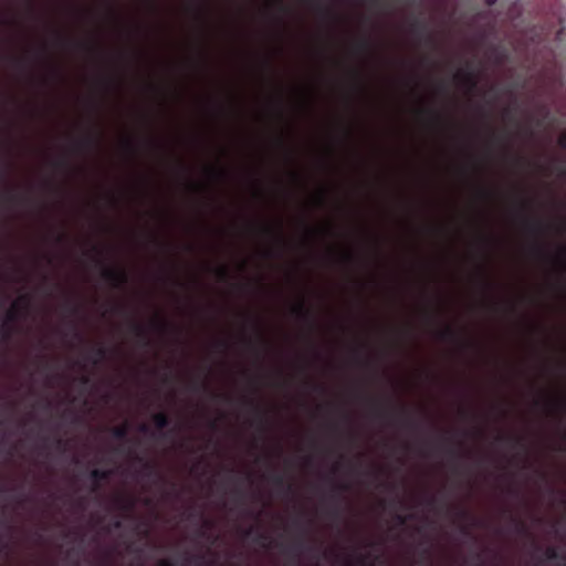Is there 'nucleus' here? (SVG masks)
Returning a JSON list of instances; mask_svg holds the SVG:
<instances>
[{
  "label": "nucleus",
  "mask_w": 566,
  "mask_h": 566,
  "mask_svg": "<svg viewBox=\"0 0 566 566\" xmlns=\"http://www.w3.org/2000/svg\"><path fill=\"white\" fill-rule=\"evenodd\" d=\"M29 303L30 297L28 295H22L7 311L6 321L2 325V338L4 340H9L11 337L10 324L15 322L22 315L23 311L29 306Z\"/></svg>",
  "instance_id": "nucleus-1"
},
{
  "label": "nucleus",
  "mask_w": 566,
  "mask_h": 566,
  "mask_svg": "<svg viewBox=\"0 0 566 566\" xmlns=\"http://www.w3.org/2000/svg\"><path fill=\"white\" fill-rule=\"evenodd\" d=\"M96 264L102 269V277L113 287L119 289L127 285L129 277L124 269L109 268L101 260H96Z\"/></svg>",
  "instance_id": "nucleus-2"
},
{
  "label": "nucleus",
  "mask_w": 566,
  "mask_h": 566,
  "mask_svg": "<svg viewBox=\"0 0 566 566\" xmlns=\"http://www.w3.org/2000/svg\"><path fill=\"white\" fill-rule=\"evenodd\" d=\"M315 551V547L308 543L307 533L305 530H302L300 535L294 538V541L285 548V552L293 555L294 557H300L305 553H312Z\"/></svg>",
  "instance_id": "nucleus-3"
},
{
  "label": "nucleus",
  "mask_w": 566,
  "mask_h": 566,
  "mask_svg": "<svg viewBox=\"0 0 566 566\" xmlns=\"http://www.w3.org/2000/svg\"><path fill=\"white\" fill-rule=\"evenodd\" d=\"M243 403L251 408L255 415V421L251 424L255 423L259 431L265 432L269 428V419L264 410L251 398H244Z\"/></svg>",
  "instance_id": "nucleus-4"
},
{
  "label": "nucleus",
  "mask_w": 566,
  "mask_h": 566,
  "mask_svg": "<svg viewBox=\"0 0 566 566\" xmlns=\"http://www.w3.org/2000/svg\"><path fill=\"white\" fill-rule=\"evenodd\" d=\"M101 135L99 133L88 134L81 139L73 143L76 150H93L99 145Z\"/></svg>",
  "instance_id": "nucleus-5"
},
{
  "label": "nucleus",
  "mask_w": 566,
  "mask_h": 566,
  "mask_svg": "<svg viewBox=\"0 0 566 566\" xmlns=\"http://www.w3.org/2000/svg\"><path fill=\"white\" fill-rule=\"evenodd\" d=\"M293 313L298 319L306 323L311 328L314 327L315 318L310 308L306 307L304 300L293 307Z\"/></svg>",
  "instance_id": "nucleus-6"
},
{
  "label": "nucleus",
  "mask_w": 566,
  "mask_h": 566,
  "mask_svg": "<svg viewBox=\"0 0 566 566\" xmlns=\"http://www.w3.org/2000/svg\"><path fill=\"white\" fill-rule=\"evenodd\" d=\"M111 470L94 469L90 472V479L92 481V491L97 492L101 489V483L111 478Z\"/></svg>",
  "instance_id": "nucleus-7"
},
{
  "label": "nucleus",
  "mask_w": 566,
  "mask_h": 566,
  "mask_svg": "<svg viewBox=\"0 0 566 566\" xmlns=\"http://www.w3.org/2000/svg\"><path fill=\"white\" fill-rule=\"evenodd\" d=\"M153 422L158 431H160V436L166 438L168 432H163L164 429L168 428L170 424V418L166 412H157L153 416Z\"/></svg>",
  "instance_id": "nucleus-8"
},
{
  "label": "nucleus",
  "mask_w": 566,
  "mask_h": 566,
  "mask_svg": "<svg viewBox=\"0 0 566 566\" xmlns=\"http://www.w3.org/2000/svg\"><path fill=\"white\" fill-rule=\"evenodd\" d=\"M137 460L143 463L142 470L138 472L142 476H144V478L157 476L159 479L163 478L159 474V472L157 470V467H156V464L154 462L145 460V459L139 458V457L137 458Z\"/></svg>",
  "instance_id": "nucleus-9"
},
{
  "label": "nucleus",
  "mask_w": 566,
  "mask_h": 566,
  "mask_svg": "<svg viewBox=\"0 0 566 566\" xmlns=\"http://www.w3.org/2000/svg\"><path fill=\"white\" fill-rule=\"evenodd\" d=\"M130 329L137 336V338L142 340L144 346H148L150 344L148 332L144 325L137 322H132Z\"/></svg>",
  "instance_id": "nucleus-10"
},
{
  "label": "nucleus",
  "mask_w": 566,
  "mask_h": 566,
  "mask_svg": "<svg viewBox=\"0 0 566 566\" xmlns=\"http://www.w3.org/2000/svg\"><path fill=\"white\" fill-rule=\"evenodd\" d=\"M455 78L469 88H474L476 86L475 75L471 71L461 70L455 74Z\"/></svg>",
  "instance_id": "nucleus-11"
},
{
  "label": "nucleus",
  "mask_w": 566,
  "mask_h": 566,
  "mask_svg": "<svg viewBox=\"0 0 566 566\" xmlns=\"http://www.w3.org/2000/svg\"><path fill=\"white\" fill-rule=\"evenodd\" d=\"M525 226L530 233L532 234H542L545 226L544 223L538 219H525Z\"/></svg>",
  "instance_id": "nucleus-12"
},
{
  "label": "nucleus",
  "mask_w": 566,
  "mask_h": 566,
  "mask_svg": "<svg viewBox=\"0 0 566 566\" xmlns=\"http://www.w3.org/2000/svg\"><path fill=\"white\" fill-rule=\"evenodd\" d=\"M273 484L280 489H285L286 491H292V484L286 481L285 475L282 473H274L271 476Z\"/></svg>",
  "instance_id": "nucleus-13"
},
{
  "label": "nucleus",
  "mask_w": 566,
  "mask_h": 566,
  "mask_svg": "<svg viewBox=\"0 0 566 566\" xmlns=\"http://www.w3.org/2000/svg\"><path fill=\"white\" fill-rule=\"evenodd\" d=\"M438 336L441 340L444 342H454L458 339L457 332L450 326H447L443 329L439 331Z\"/></svg>",
  "instance_id": "nucleus-14"
},
{
  "label": "nucleus",
  "mask_w": 566,
  "mask_h": 566,
  "mask_svg": "<svg viewBox=\"0 0 566 566\" xmlns=\"http://www.w3.org/2000/svg\"><path fill=\"white\" fill-rule=\"evenodd\" d=\"M128 430H129L128 424L124 423L122 426L112 428L111 433H112L113 438L116 440H125V439H127Z\"/></svg>",
  "instance_id": "nucleus-15"
},
{
  "label": "nucleus",
  "mask_w": 566,
  "mask_h": 566,
  "mask_svg": "<svg viewBox=\"0 0 566 566\" xmlns=\"http://www.w3.org/2000/svg\"><path fill=\"white\" fill-rule=\"evenodd\" d=\"M92 354L94 355L93 363L97 364L107 357L108 349L103 345H98L92 349Z\"/></svg>",
  "instance_id": "nucleus-16"
},
{
  "label": "nucleus",
  "mask_w": 566,
  "mask_h": 566,
  "mask_svg": "<svg viewBox=\"0 0 566 566\" xmlns=\"http://www.w3.org/2000/svg\"><path fill=\"white\" fill-rule=\"evenodd\" d=\"M400 423L402 427L415 430L417 429V422L407 413L405 409L401 410Z\"/></svg>",
  "instance_id": "nucleus-17"
},
{
  "label": "nucleus",
  "mask_w": 566,
  "mask_h": 566,
  "mask_svg": "<svg viewBox=\"0 0 566 566\" xmlns=\"http://www.w3.org/2000/svg\"><path fill=\"white\" fill-rule=\"evenodd\" d=\"M544 556H545V559L546 560H556V559H562L565 562V556H562L557 548L553 547V546H548L546 547V549L544 551Z\"/></svg>",
  "instance_id": "nucleus-18"
},
{
  "label": "nucleus",
  "mask_w": 566,
  "mask_h": 566,
  "mask_svg": "<svg viewBox=\"0 0 566 566\" xmlns=\"http://www.w3.org/2000/svg\"><path fill=\"white\" fill-rule=\"evenodd\" d=\"M262 231L266 234H275L276 238L282 242L283 241V232H282V223H277V226L275 227V229L271 228V227H262Z\"/></svg>",
  "instance_id": "nucleus-19"
},
{
  "label": "nucleus",
  "mask_w": 566,
  "mask_h": 566,
  "mask_svg": "<svg viewBox=\"0 0 566 566\" xmlns=\"http://www.w3.org/2000/svg\"><path fill=\"white\" fill-rule=\"evenodd\" d=\"M151 326L156 331H158L160 333H167L171 328V325L168 322L164 321V319H155V321H153L151 322Z\"/></svg>",
  "instance_id": "nucleus-20"
},
{
  "label": "nucleus",
  "mask_w": 566,
  "mask_h": 566,
  "mask_svg": "<svg viewBox=\"0 0 566 566\" xmlns=\"http://www.w3.org/2000/svg\"><path fill=\"white\" fill-rule=\"evenodd\" d=\"M457 516L462 521H472V525H476V518L465 509H457Z\"/></svg>",
  "instance_id": "nucleus-21"
},
{
  "label": "nucleus",
  "mask_w": 566,
  "mask_h": 566,
  "mask_svg": "<svg viewBox=\"0 0 566 566\" xmlns=\"http://www.w3.org/2000/svg\"><path fill=\"white\" fill-rule=\"evenodd\" d=\"M496 440L499 442H507L511 443L513 447L522 446L521 438L512 437V436H497Z\"/></svg>",
  "instance_id": "nucleus-22"
},
{
  "label": "nucleus",
  "mask_w": 566,
  "mask_h": 566,
  "mask_svg": "<svg viewBox=\"0 0 566 566\" xmlns=\"http://www.w3.org/2000/svg\"><path fill=\"white\" fill-rule=\"evenodd\" d=\"M216 273H217V276L220 281L222 282H226L230 279V272H229V269L224 265L222 266H219L217 270H216Z\"/></svg>",
  "instance_id": "nucleus-23"
},
{
  "label": "nucleus",
  "mask_w": 566,
  "mask_h": 566,
  "mask_svg": "<svg viewBox=\"0 0 566 566\" xmlns=\"http://www.w3.org/2000/svg\"><path fill=\"white\" fill-rule=\"evenodd\" d=\"M418 114L419 115H429L432 118V122H434V123H440L441 122L440 115L437 114L436 112H433L432 109L420 108V109H418Z\"/></svg>",
  "instance_id": "nucleus-24"
},
{
  "label": "nucleus",
  "mask_w": 566,
  "mask_h": 566,
  "mask_svg": "<svg viewBox=\"0 0 566 566\" xmlns=\"http://www.w3.org/2000/svg\"><path fill=\"white\" fill-rule=\"evenodd\" d=\"M190 388L192 391H200V390H203V391H210V388L208 386V384L203 382V381H193L191 385H190Z\"/></svg>",
  "instance_id": "nucleus-25"
},
{
  "label": "nucleus",
  "mask_w": 566,
  "mask_h": 566,
  "mask_svg": "<svg viewBox=\"0 0 566 566\" xmlns=\"http://www.w3.org/2000/svg\"><path fill=\"white\" fill-rule=\"evenodd\" d=\"M373 415L377 419H385L387 417V412L384 409H381L378 405H374Z\"/></svg>",
  "instance_id": "nucleus-26"
},
{
  "label": "nucleus",
  "mask_w": 566,
  "mask_h": 566,
  "mask_svg": "<svg viewBox=\"0 0 566 566\" xmlns=\"http://www.w3.org/2000/svg\"><path fill=\"white\" fill-rule=\"evenodd\" d=\"M118 503H119L120 507L128 510V511L132 510L135 505V502L132 499H119Z\"/></svg>",
  "instance_id": "nucleus-27"
},
{
  "label": "nucleus",
  "mask_w": 566,
  "mask_h": 566,
  "mask_svg": "<svg viewBox=\"0 0 566 566\" xmlns=\"http://www.w3.org/2000/svg\"><path fill=\"white\" fill-rule=\"evenodd\" d=\"M335 492L332 494V497H338L340 492L347 491L349 489L348 484L342 483L335 485Z\"/></svg>",
  "instance_id": "nucleus-28"
},
{
  "label": "nucleus",
  "mask_w": 566,
  "mask_h": 566,
  "mask_svg": "<svg viewBox=\"0 0 566 566\" xmlns=\"http://www.w3.org/2000/svg\"><path fill=\"white\" fill-rule=\"evenodd\" d=\"M554 19L556 20V24L559 25L555 31V35H560L564 32V28L562 27V17L559 13H554Z\"/></svg>",
  "instance_id": "nucleus-29"
},
{
  "label": "nucleus",
  "mask_w": 566,
  "mask_h": 566,
  "mask_svg": "<svg viewBox=\"0 0 566 566\" xmlns=\"http://www.w3.org/2000/svg\"><path fill=\"white\" fill-rule=\"evenodd\" d=\"M270 539L269 535L266 533H259L255 537V542L261 544L262 546H265V543Z\"/></svg>",
  "instance_id": "nucleus-30"
},
{
  "label": "nucleus",
  "mask_w": 566,
  "mask_h": 566,
  "mask_svg": "<svg viewBox=\"0 0 566 566\" xmlns=\"http://www.w3.org/2000/svg\"><path fill=\"white\" fill-rule=\"evenodd\" d=\"M513 523L515 524V527H516V531L520 532V533H526V526L524 525V523H522L520 520L517 518H512Z\"/></svg>",
  "instance_id": "nucleus-31"
},
{
  "label": "nucleus",
  "mask_w": 566,
  "mask_h": 566,
  "mask_svg": "<svg viewBox=\"0 0 566 566\" xmlns=\"http://www.w3.org/2000/svg\"><path fill=\"white\" fill-rule=\"evenodd\" d=\"M6 195H7L8 200L11 202H15L20 199V197H18V195L14 193L11 188L7 189Z\"/></svg>",
  "instance_id": "nucleus-32"
},
{
  "label": "nucleus",
  "mask_w": 566,
  "mask_h": 566,
  "mask_svg": "<svg viewBox=\"0 0 566 566\" xmlns=\"http://www.w3.org/2000/svg\"><path fill=\"white\" fill-rule=\"evenodd\" d=\"M555 407L566 412V399L562 398L555 401Z\"/></svg>",
  "instance_id": "nucleus-33"
},
{
  "label": "nucleus",
  "mask_w": 566,
  "mask_h": 566,
  "mask_svg": "<svg viewBox=\"0 0 566 566\" xmlns=\"http://www.w3.org/2000/svg\"><path fill=\"white\" fill-rule=\"evenodd\" d=\"M67 165H69V163L64 158L54 161V166L57 167V168H66Z\"/></svg>",
  "instance_id": "nucleus-34"
},
{
  "label": "nucleus",
  "mask_w": 566,
  "mask_h": 566,
  "mask_svg": "<svg viewBox=\"0 0 566 566\" xmlns=\"http://www.w3.org/2000/svg\"><path fill=\"white\" fill-rule=\"evenodd\" d=\"M157 566H175V564L170 559L164 558L157 563Z\"/></svg>",
  "instance_id": "nucleus-35"
},
{
  "label": "nucleus",
  "mask_w": 566,
  "mask_h": 566,
  "mask_svg": "<svg viewBox=\"0 0 566 566\" xmlns=\"http://www.w3.org/2000/svg\"><path fill=\"white\" fill-rule=\"evenodd\" d=\"M216 347L221 350H226L228 348V343L226 340H218L216 343Z\"/></svg>",
  "instance_id": "nucleus-36"
},
{
  "label": "nucleus",
  "mask_w": 566,
  "mask_h": 566,
  "mask_svg": "<svg viewBox=\"0 0 566 566\" xmlns=\"http://www.w3.org/2000/svg\"><path fill=\"white\" fill-rule=\"evenodd\" d=\"M67 308L71 312V314L75 315L80 312V307L75 304H67Z\"/></svg>",
  "instance_id": "nucleus-37"
},
{
  "label": "nucleus",
  "mask_w": 566,
  "mask_h": 566,
  "mask_svg": "<svg viewBox=\"0 0 566 566\" xmlns=\"http://www.w3.org/2000/svg\"><path fill=\"white\" fill-rule=\"evenodd\" d=\"M218 178H223L226 175V171L223 169H210Z\"/></svg>",
  "instance_id": "nucleus-38"
},
{
  "label": "nucleus",
  "mask_w": 566,
  "mask_h": 566,
  "mask_svg": "<svg viewBox=\"0 0 566 566\" xmlns=\"http://www.w3.org/2000/svg\"><path fill=\"white\" fill-rule=\"evenodd\" d=\"M558 144L560 147L566 148V129L565 133L559 137Z\"/></svg>",
  "instance_id": "nucleus-39"
},
{
  "label": "nucleus",
  "mask_w": 566,
  "mask_h": 566,
  "mask_svg": "<svg viewBox=\"0 0 566 566\" xmlns=\"http://www.w3.org/2000/svg\"><path fill=\"white\" fill-rule=\"evenodd\" d=\"M533 252H534V253H536V254H543V253H544V249H543V247H542V245H539V244H535V245L533 247Z\"/></svg>",
  "instance_id": "nucleus-40"
},
{
  "label": "nucleus",
  "mask_w": 566,
  "mask_h": 566,
  "mask_svg": "<svg viewBox=\"0 0 566 566\" xmlns=\"http://www.w3.org/2000/svg\"><path fill=\"white\" fill-rule=\"evenodd\" d=\"M329 514H331V516H333L334 518H339V517H340V511H339V509H338V507H336V509L332 510V511L329 512Z\"/></svg>",
  "instance_id": "nucleus-41"
},
{
  "label": "nucleus",
  "mask_w": 566,
  "mask_h": 566,
  "mask_svg": "<svg viewBox=\"0 0 566 566\" xmlns=\"http://www.w3.org/2000/svg\"><path fill=\"white\" fill-rule=\"evenodd\" d=\"M549 23H551V22L545 21V22L543 23V25H541V31H542V32H544V31H546V32H553V30L548 27V24H549Z\"/></svg>",
  "instance_id": "nucleus-42"
},
{
  "label": "nucleus",
  "mask_w": 566,
  "mask_h": 566,
  "mask_svg": "<svg viewBox=\"0 0 566 566\" xmlns=\"http://www.w3.org/2000/svg\"><path fill=\"white\" fill-rule=\"evenodd\" d=\"M396 520H397L398 524H400V525H403L406 523V521H407L406 516L400 515V514H398L396 516Z\"/></svg>",
  "instance_id": "nucleus-43"
},
{
  "label": "nucleus",
  "mask_w": 566,
  "mask_h": 566,
  "mask_svg": "<svg viewBox=\"0 0 566 566\" xmlns=\"http://www.w3.org/2000/svg\"><path fill=\"white\" fill-rule=\"evenodd\" d=\"M366 558H367L366 555L359 554V555L356 556V562L359 563V564H365Z\"/></svg>",
  "instance_id": "nucleus-44"
},
{
  "label": "nucleus",
  "mask_w": 566,
  "mask_h": 566,
  "mask_svg": "<svg viewBox=\"0 0 566 566\" xmlns=\"http://www.w3.org/2000/svg\"><path fill=\"white\" fill-rule=\"evenodd\" d=\"M139 431L143 432V433H148L149 432V427L145 423L140 424L139 426Z\"/></svg>",
  "instance_id": "nucleus-45"
},
{
  "label": "nucleus",
  "mask_w": 566,
  "mask_h": 566,
  "mask_svg": "<svg viewBox=\"0 0 566 566\" xmlns=\"http://www.w3.org/2000/svg\"><path fill=\"white\" fill-rule=\"evenodd\" d=\"M124 144H125V147H127L129 150L134 149V145L130 139H126Z\"/></svg>",
  "instance_id": "nucleus-46"
},
{
  "label": "nucleus",
  "mask_w": 566,
  "mask_h": 566,
  "mask_svg": "<svg viewBox=\"0 0 566 566\" xmlns=\"http://www.w3.org/2000/svg\"><path fill=\"white\" fill-rule=\"evenodd\" d=\"M461 532H462V534H464V535H470V534H471V533H470V528H469L468 526H465V525H463V526L461 527Z\"/></svg>",
  "instance_id": "nucleus-47"
},
{
  "label": "nucleus",
  "mask_w": 566,
  "mask_h": 566,
  "mask_svg": "<svg viewBox=\"0 0 566 566\" xmlns=\"http://www.w3.org/2000/svg\"><path fill=\"white\" fill-rule=\"evenodd\" d=\"M516 161H517L518 164H530V163H528L524 157H521V156H518V157L516 158Z\"/></svg>",
  "instance_id": "nucleus-48"
},
{
  "label": "nucleus",
  "mask_w": 566,
  "mask_h": 566,
  "mask_svg": "<svg viewBox=\"0 0 566 566\" xmlns=\"http://www.w3.org/2000/svg\"><path fill=\"white\" fill-rule=\"evenodd\" d=\"M55 239L57 243H62L65 240V237L63 234H59Z\"/></svg>",
  "instance_id": "nucleus-49"
},
{
  "label": "nucleus",
  "mask_w": 566,
  "mask_h": 566,
  "mask_svg": "<svg viewBox=\"0 0 566 566\" xmlns=\"http://www.w3.org/2000/svg\"><path fill=\"white\" fill-rule=\"evenodd\" d=\"M504 116L507 117V118H512V114H511V109L510 108H505L504 109Z\"/></svg>",
  "instance_id": "nucleus-50"
},
{
  "label": "nucleus",
  "mask_w": 566,
  "mask_h": 566,
  "mask_svg": "<svg viewBox=\"0 0 566 566\" xmlns=\"http://www.w3.org/2000/svg\"><path fill=\"white\" fill-rule=\"evenodd\" d=\"M81 382L84 384V385H87L90 382V378L87 376H83L81 378Z\"/></svg>",
  "instance_id": "nucleus-51"
},
{
  "label": "nucleus",
  "mask_w": 566,
  "mask_h": 566,
  "mask_svg": "<svg viewBox=\"0 0 566 566\" xmlns=\"http://www.w3.org/2000/svg\"><path fill=\"white\" fill-rule=\"evenodd\" d=\"M484 2L488 7H492L496 2V0H484Z\"/></svg>",
  "instance_id": "nucleus-52"
},
{
  "label": "nucleus",
  "mask_w": 566,
  "mask_h": 566,
  "mask_svg": "<svg viewBox=\"0 0 566 566\" xmlns=\"http://www.w3.org/2000/svg\"><path fill=\"white\" fill-rule=\"evenodd\" d=\"M18 65H19L20 67H22V69H25V67H27V64H25V62H24L23 60H19V61H18Z\"/></svg>",
  "instance_id": "nucleus-53"
},
{
  "label": "nucleus",
  "mask_w": 566,
  "mask_h": 566,
  "mask_svg": "<svg viewBox=\"0 0 566 566\" xmlns=\"http://www.w3.org/2000/svg\"><path fill=\"white\" fill-rule=\"evenodd\" d=\"M559 252H560L562 256L565 258L566 256V247H562L559 249Z\"/></svg>",
  "instance_id": "nucleus-54"
},
{
  "label": "nucleus",
  "mask_w": 566,
  "mask_h": 566,
  "mask_svg": "<svg viewBox=\"0 0 566 566\" xmlns=\"http://www.w3.org/2000/svg\"><path fill=\"white\" fill-rule=\"evenodd\" d=\"M74 336H75L76 339L83 340V337H82V335L78 332H75Z\"/></svg>",
  "instance_id": "nucleus-55"
},
{
  "label": "nucleus",
  "mask_w": 566,
  "mask_h": 566,
  "mask_svg": "<svg viewBox=\"0 0 566 566\" xmlns=\"http://www.w3.org/2000/svg\"><path fill=\"white\" fill-rule=\"evenodd\" d=\"M210 427H211V429H216L217 428V420H211L210 421Z\"/></svg>",
  "instance_id": "nucleus-56"
},
{
  "label": "nucleus",
  "mask_w": 566,
  "mask_h": 566,
  "mask_svg": "<svg viewBox=\"0 0 566 566\" xmlns=\"http://www.w3.org/2000/svg\"><path fill=\"white\" fill-rule=\"evenodd\" d=\"M55 443L57 447H61L63 444V440L57 438V439H55Z\"/></svg>",
  "instance_id": "nucleus-57"
},
{
  "label": "nucleus",
  "mask_w": 566,
  "mask_h": 566,
  "mask_svg": "<svg viewBox=\"0 0 566 566\" xmlns=\"http://www.w3.org/2000/svg\"><path fill=\"white\" fill-rule=\"evenodd\" d=\"M318 201H319V203H322V205L324 203V201H325V196H324V193H322V195L318 197Z\"/></svg>",
  "instance_id": "nucleus-58"
},
{
  "label": "nucleus",
  "mask_w": 566,
  "mask_h": 566,
  "mask_svg": "<svg viewBox=\"0 0 566 566\" xmlns=\"http://www.w3.org/2000/svg\"><path fill=\"white\" fill-rule=\"evenodd\" d=\"M345 259H346L347 261H352V260H353V255H352L350 253H346V254H345Z\"/></svg>",
  "instance_id": "nucleus-59"
},
{
  "label": "nucleus",
  "mask_w": 566,
  "mask_h": 566,
  "mask_svg": "<svg viewBox=\"0 0 566 566\" xmlns=\"http://www.w3.org/2000/svg\"><path fill=\"white\" fill-rule=\"evenodd\" d=\"M480 192H481L482 197H484V198L489 197V192L488 191L481 190Z\"/></svg>",
  "instance_id": "nucleus-60"
},
{
  "label": "nucleus",
  "mask_w": 566,
  "mask_h": 566,
  "mask_svg": "<svg viewBox=\"0 0 566 566\" xmlns=\"http://www.w3.org/2000/svg\"><path fill=\"white\" fill-rule=\"evenodd\" d=\"M449 452H450V454H452V455H458V452H457L454 449H450V450H449Z\"/></svg>",
  "instance_id": "nucleus-61"
},
{
  "label": "nucleus",
  "mask_w": 566,
  "mask_h": 566,
  "mask_svg": "<svg viewBox=\"0 0 566 566\" xmlns=\"http://www.w3.org/2000/svg\"><path fill=\"white\" fill-rule=\"evenodd\" d=\"M509 492L512 493V494H516L517 493L516 489H513V488H510Z\"/></svg>",
  "instance_id": "nucleus-62"
},
{
  "label": "nucleus",
  "mask_w": 566,
  "mask_h": 566,
  "mask_svg": "<svg viewBox=\"0 0 566 566\" xmlns=\"http://www.w3.org/2000/svg\"><path fill=\"white\" fill-rule=\"evenodd\" d=\"M314 389H315V390L323 391V389H324V388H323L322 386L316 385V386H314Z\"/></svg>",
  "instance_id": "nucleus-63"
},
{
  "label": "nucleus",
  "mask_w": 566,
  "mask_h": 566,
  "mask_svg": "<svg viewBox=\"0 0 566 566\" xmlns=\"http://www.w3.org/2000/svg\"><path fill=\"white\" fill-rule=\"evenodd\" d=\"M93 250H94L96 253H98V254H101V252H102V251H101L96 245H94V247H93Z\"/></svg>",
  "instance_id": "nucleus-64"
}]
</instances>
